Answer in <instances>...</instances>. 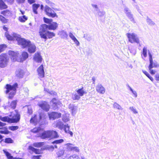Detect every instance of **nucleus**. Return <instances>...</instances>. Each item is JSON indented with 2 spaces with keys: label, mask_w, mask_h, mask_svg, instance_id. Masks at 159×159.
Returning a JSON list of instances; mask_svg holds the SVG:
<instances>
[{
  "label": "nucleus",
  "mask_w": 159,
  "mask_h": 159,
  "mask_svg": "<svg viewBox=\"0 0 159 159\" xmlns=\"http://www.w3.org/2000/svg\"><path fill=\"white\" fill-rule=\"evenodd\" d=\"M13 142V140L11 138H7L5 139V142L7 143H11Z\"/></svg>",
  "instance_id": "obj_53"
},
{
  "label": "nucleus",
  "mask_w": 159,
  "mask_h": 159,
  "mask_svg": "<svg viewBox=\"0 0 159 159\" xmlns=\"http://www.w3.org/2000/svg\"><path fill=\"white\" fill-rule=\"evenodd\" d=\"M43 142L35 143H33V146L35 147L39 148L43 146Z\"/></svg>",
  "instance_id": "obj_36"
},
{
  "label": "nucleus",
  "mask_w": 159,
  "mask_h": 159,
  "mask_svg": "<svg viewBox=\"0 0 159 159\" xmlns=\"http://www.w3.org/2000/svg\"><path fill=\"white\" fill-rule=\"evenodd\" d=\"M19 128V127L17 126H12L9 127V129L12 131H14L17 129Z\"/></svg>",
  "instance_id": "obj_47"
},
{
  "label": "nucleus",
  "mask_w": 159,
  "mask_h": 159,
  "mask_svg": "<svg viewBox=\"0 0 159 159\" xmlns=\"http://www.w3.org/2000/svg\"><path fill=\"white\" fill-rule=\"evenodd\" d=\"M68 108L72 114L73 115L76 113L77 107L74 104H70L68 106Z\"/></svg>",
  "instance_id": "obj_15"
},
{
  "label": "nucleus",
  "mask_w": 159,
  "mask_h": 159,
  "mask_svg": "<svg viewBox=\"0 0 159 159\" xmlns=\"http://www.w3.org/2000/svg\"><path fill=\"white\" fill-rule=\"evenodd\" d=\"M128 17L129 19L133 23H136V22L134 19V18L133 17V15L131 14V13H130L126 15Z\"/></svg>",
  "instance_id": "obj_31"
},
{
  "label": "nucleus",
  "mask_w": 159,
  "mask_h": 159,
  "mask_svg": "<svg viewBox=\"0 0 159 159\" xmlns=\"http://www.w3.org/2000/svg\"><path fill=\"white\" fill-rule=\"evenodd\" d=\"M7 46L5 44H2L0 45V52H2L4 50Z\"/></svg>",
  "instance_id": "obj_50"
},
{
  "label": "nucleus",
  "mask_w": 159,
  "mask_h": 159,
  "mask_svg": "<svg viewBox=\"0 0 159 159\" xmlns=\"http://www.w3.org/2000/svg\"><path fill=\"white\" fill-rule=\"evenodd\" d=\"M4 0H0V9L1 10L6 9L7 8V5L4 2Z\"/></svg>",
  "instance_id": "obj_28"
},
{
  "label": "nucleus",
  "mask_w": 159,
  "mask_h": 159,
  "mask_svg": "<svg viewBox=\"0 0 159 159\" xmlns=\"http://www.w3.org/2000/svg\"><path fill=\"white\" fill-rule=\"evenodd\" d=\"M91 5L94 8L95 11H99V9L97 5L94 4H92Z\"/></svg>",
  "instance_id": "obj_55"
},
{
  "label": "nucleus",
  "mask_w": 159,
  "mask_h": 159,
  "mask_svg": "<svg viewBox=\"0 0 159 159\" xmlns=\"http://www.w3.org/2000/svg\"><path fill=\"white\" fill-rule=\"evenodd\" d=\"M41 130V129L39 127L35 128L31 130V131L34 133H37L39 132Z\"/></svg>",
  "instance_id": "obj_48"
},
{
  "label": "nucleus",
  "mask_w": 159,
  "mask_h": 159,
  "mask_svg": "<svg viewBox=\"0 0 159 159\" xmlns=\"http://www.w3.org/2000/svg\"><path fill=\"white\" fill-rule=\"evenodd\" d=\"M28 51L30 53H34L36 50V47L33 43H31L27 47Z\"/></svg>",
  "instance_id": "obj_14"
},
{
  "label": "nucleus",
  "mask_w": 159,
  "mask_h": 159,
  "mask_svg": "<svg viewBox=\"0 0 159 159\" xmlns=\"http://www.w3.org/2000/svg\"><path fill=\"white\" fill-rule=\"evenodd\" d=\"M72 99L74 100H78L80 98V97L79 95L76 94H74L72 95Z\"/></svg>",
  "instance_id": "obj_45"
},
{
  "label": "nucleus",
  "mask_w": 159,
  "mask_h": 159,
  "mask_svg": "<svg viewBox=\"0 0 159 159\" xmlns=\"http://www.w3.org/2000/svg\"><path fill=\"white\" fill-rule=\"evenodd\" d=\"M45 1L47 4L50 6L53 9L55 10H57V9H56L54 8L56 6L55 3L52 2L49 0H45Z\"/></svg>",
  "instance_id": "obj_25"
},
{
  "label": "nucleus",
  "mask_w": 159,
  "mask_h": 159,
  "mask_svg": "<svg viewBox=\"0 0 159 159\" xmlns=\"http://www.w3.org/2000/svg\"><path fill=\"white\" fill-rule=\"evenodd\" d=\"M51 102L52 103V106L54 107L55 110L57 108L58 105H60V102L55 98L52 99Z\"/></svg>",
  "instance_id": "obj_19"
},
{
  "label": "nucleus",
  "mask_w": 159,
  "mask_h": 159,
  "mask_svg": "<svg viewBox=\"0 0 159 159\" xmlns=\"http://www.w3.org/2000/svg\"><path fill=\"white\" fill-rule=\"evenodd\" d=\"M9 58L7 55L2 54L0 55V67L3 68L6 66L7 64Z\"/></svg>",
  "instance_id": "obj_7"
},
{
  "label": "nucleus",
  "mask_w": 159,
  "mask_h": 159,
  "mask_svg": "<svg viewBox=\"0 0 159 159\" xmlns=\"http://www.w3.org/2000/svg\"><path fill=\"white\" fill-rule=\"evenodd\" d=\"M16 37V40L19 45L22 46V48H27L31 42L29 40L21 38L19 35L14 34Z\"/></svg>",
  "instance_id": "obj_4"
},
{
  "label": "nucleus",
  "mask_w": 159,
  "mask_h": 159,
  "mask_svg": "<svg viewBox=\"0 0 159 159\" xmlns=\"http://www.w3.org/2000/svg\"><path fill=\"white\" fill-rule=\"evenodd\" d=\"M25 0H16V2L18 4H20L25 3Z\"/></svg>",
  "instance_id": "obj_63"
},
{
  "label": "nucleus",
  "mask_w": 159,
  "mask_h": 159,
  "mask_svg": "<svg viewBox=\"0 0 159 159\" xmlns=\"http://www.w3.org/2000/svg\"><path fill=\"white\" fill-rule=\"evenodd\" d=\"M129 109L134 114H137L138 113L136 109L134 108L133 107H130Z\"/></svg>",
  "instance_id": "obj_54"
},
{
  "label": "nucleus",
  "mask_w": 159,
  "mask_h": 159,
  "mask_svg": "<svg viewBox=\"0 0 159 159\" xmlns=\"http://www.w3.org/2000/svg\"><path fill=\"white\" fill-rule=\"evenodd\" d=\"M43 29L39 28V34L41 38L44 39L45 41H46L48 38L50 39L55 36V34L54 33L48 31V30H47L43 31Z\"/></svg>",
  "instance_id": "obj_3"
},
{
  "label": "nucleus",
  "mask_w": 159,
  "mask_h": 159,
  "mask_svg": "<svg viewBox=\"0 0 159 159\" xmlns=\"http://www.w3.org/2000/svg\"><path fill=\"white\" fill-rule=\"evenodd\" d=\"M29 57L28 53L26 52H24L22 54V57L20 58V62H23L25 61Z\"/></svg>",
  "instance_id": "obj_22"
},
{
  "label": "nucleus",
  "mask_w": 159,
  "mask_h": 159,
  "mask_svg": "<svg viewBox=\"0 0 159 159\" xmlns=\"http://www.w3.org/2000/svg\"><path fill=\"white\" fill-rule=\"evenodd\" d=\"M28 113L30 115L32 113L33 111L32 108H30V107H29L28 108Z\"/></svg>",
  "instance_id": "obj_61"
},
{
  "label": "nucleus",
  "mask_w": 159,
  "mask_h": 159,
  "mask_svg": "<svg viewBox=\"0 0 159 159\" xmlns=\"http://www.w3.org/2000/svg\"><path fill=\"white\" fill-rule=\"evenodd\" d=\"M67 159H80L78 156L75 155L70 156Z\"/></svg>",
  "instance_id": "obj_51"
},
{
  "label": "nucleus",
  "mask_w": 159,
  "mask_h": 159,
  "mask_svg": "<svg viewBox=\"0 0 159 159\" xmlns=\"http://www.w3.org/2000/svg\"><path fill=\"white\" fill-rule=\"evenodd\" d=\"M20 114L17 110H16L13 112V115L11 118L7 116L3 117L0 116V120L4 122H7L8 123H17L19 121L20 119Z\"/></svg>",
  "instance_id": "obj_1"
},
{
  "label": "nucleus",
  "mask_w": 159,
  "mask_h": 159,
  "mask_svg": "<svg viewBox=\"0 0 159 159\" xmlns=\"http://www.w3.org/2000/svg\"><path fill=\"white\" fill-rule=\"evenodd\" d=\"M126 35L129 39V41L131 43L135 42L139 43V40L137 35L134 33H127Z\"/></svg>",
  "instance_id": "obj_8"
},
{
  "label": "nucleus",
  "mask_w": 159,
  "mask_h": 159,
  "mask_svg": "<svg viewBox=\"0 0 159 159\" xmlns=\"http://www.w3.org/2000/svg\"><path fill=\"white\" fill-rule=\"evenodd\" d=\"M58 24L56 22H53L51 23L50 24L47 25L46 24L42 25L40 28H43V30L44 31L45 30H55L57 28Z\"/></svg>",
  "instance_id": "obj_5"
},
{
  "label": "nucleus",
  "mask_w": 159,
  "mask_h": 159,
  "mask_svg": "<svg viewBox=\"0 0 159 159\" xmlns=\"http://www.w3.org/2000/svg\"><path fill=\"white\" fill-rule=\"evenodd\" d=\"M96 90L99 93L103 94L105 92V89L101 84H98L96 86Z\"/></svg>",
  "instance_id": "obj_16"
},
{
  "label": "nucleus",
  "mask_w": 159,
  "mask_h": 159,
  "mask_svg": "<svg viewBox=\"0 0 159 159\" xmlns=\"http://www.w3.org/2000/svg\"><path fill=\"white\" fill-rule=\"evenodd\" d=\"M40 6V5L39 4L34 3L32 5L33 10V12L35 14H38L37 10L38 8Z\"/></svg>",
  "instance_id": "obj_24"
},
{
  "label": "nucleus",
  "mask_w": 159,
  "mask_h": 159,
  "mask_svg": "<svg viewBox=\"0 0 159 159\" xmlns=\"http://www.w3.org/2000/svg\"><path fill=\"white\" fill-rule=\"evenodd\" d=\"M5 2H6L8 4H12L14 2V0H4Z\"/></svg>",
  "instance_id": "obj_58"
},
{
  "label": "nucleus",
  "mask_w": 159,
  "mask_h": 159,
  "mask_svg": "<svg viewBox=\"0 0 159 159\" xmlns=\"http://www.w3.org/2000/svg\"><path fill=\"white\" fill-rule=\"evenodd\" d=\"M56 125L58 128L62 130L63 129L65 125L61 120H58L57 121Z\"/></svg>",
  "instance_id": "obj_20"
},
{
  "label": "nucleus",
  "mask_w": 159,
  "mask_h": 159,
  "mask_svg": "<svg viewBox=\"0 0 159 159\" xmlns=\"http://www.w3.org/2000/svg\"><path fill=\"white\" fill-rule=\"evenodd\" d=\"M46 148L49 150H50L52 151H53L54 149V147L53 146L51 145L48 146Z\"/></svg>",
  "instance_id": "obj_60"
},
{
  "label": "nucleus",
  "mask_w": 159,
  "mask_h": 159,
  "mask_svg": "<svg viewBox=\"0 0 159 159\" xmlns=\"http://www.w3.org/2000/svg\"><path fill=\"white\" fill-rule=\"evenodd\" d=\"M113 107L114 108L116 109L119 110H122L123 108L116 102H115L113 104Z\"/></svg>",
  "instance_id": "obj_33"
},
{
  "label": "nucleus",
  "mask_w": 159,
  "mask_h": 159,
  "mask_svg": "<svg viewBox=\"0 0 159 159\" xmlns=\"http://www.w3.org/2000/svg\"><path fill=\"white\" fill-rule=\"evenodd\" d=\"M28 149L30 150H31L32 152H34L36 154H40L41 152L39 150L31 146H29Z\"/></svg>",
  "instance_id": "obj_27"
},
{
  "label": "nucleus",
  "mask_w": 159,
  "mask_h": 159,
  "mask_svg": "<svg viewBox=\"0 0 159 159\" xmlns=\"http://www.w3.org/2000/svg\"><path fill=\"white\" fill-rule=\"evenodd\" d=\"M49 130L45 131L41 134L39 136L43 139H45L51 138Z\"/></svg>",
  "instance_id": "obj_12"
},
{
  "label": "nucleus",
  "mask_w": 159,
  "mask_h": 159,
  "mask_svg": "<svg viewBox=\"0 0 159 159\" xmlns=\"http://www.w3.org/2000/svg\"><path fill=\"white\" fill-rule=\"evenodd\" d=\"M147 47H144L143 49L142 54L145 58L147 57Z\"/></svg>",
  "instance_id": "obj_42"
},
{
  "label": "nucleus",
  "mask_w": 159,
  "mask_h": 159,
  "mask_svg": "<svg viewBox=\"0 0 159 159\" xmlns=\"http://www.w3.org/2000/svg\"><path fill=\"white\" fill-rule=\"evenodd\" d=\"M48 116L50 119L54 120L56 119L60 118L61 116V114L60 113L53 112L49 113Z\"/></svg>",
  "instance_id": "obj_10"
},
{
  "label": "nucleus",
  "mask_w": 159,
  "mask_h": 159,
  "mask_svg": "<svg viewBox=\"0 0 159 159\" xmlns=\"http://www.w3.org/2000/svg\"><path fill=\"white\" fill-rule=\"evenodd\" d=\"M18 87V84L17 83H15L13 85H11L9 84H7L6 85V88L7 89L6 93H9L8 98L11 99L16 92V89Z\"/></svg>",
  "instance_id": "obj_2"
},
{
  "label": "nucleus",
  "mask_w": 159,
  "mask_h": 159,
  "mask_svg": "<svg viewBox=\"0 0 159 159\" xmlns=\"http://www.w3.org/2000/svg\"><path fill=\"white\" fill-rule=\"evenodd\" d=\"M48 16L49 17H51L52 18H54L55 17H58L57 15V14L54 11H53V12L51 11L50 13H49L48 15Z\"/></svg>",
  "instance_id": "obj_39"
},
{
  "label": "nucleus",
  "mask_w": 159,
  "mask_h": 159,
  "mask_svg": "<svg viewBox=\"0 0 159 159\" xmlns=\"http://www.w3.org/2000/svg\"><path fill=\"white\" fill-rule=\"evenodd\" d=\"M27 20V17L24 15L22 16H20L19 18V20L20 22H25Z\"/></svg>",
  "instance_id": "obj_38"
},
{
  "label": "nucleus",
  "mask_w": 159,
  "mask_h": 159,
  "mask_svg": "<svg viewBox=\"0 0 159 159\" xmlns=\"http://www.w3.org/2000/svg\"><path fill=\"white\" fill-rule=\"evenodd\" d=\"M44 22L47 24H50L52 22L53 20L52 19H49L44 17L43 18Z\"/></svg>",
  "instance_id": "obj_37"
},
{
  "label": "nucleus",
  "mask_w": 159,
  "mask_h": 159,
  "mask_svg": "<svg viewBox=\"0 0 159 159\" xmlns=\"http://www.w3.org/2000/svg\"><path fill=\"white\" fill-rule=\"evenodd\" d=\"M62 120H63V121L64 122H67L68 121H69V119L68 118V117H65V116H64L62 118Z\"/></svg>",
  "instance_id": "obj_64"
},
{
  "label": "nucleus",
  "mask_w": 159,
  "mask_h": 159,
  "mask_svg": "<svg viewBox=\"0 0 159 159\" xmlns=\"http://www.w3.org/2000/svg\"><path fill=\"white\" fill-rule=\"evenodd\" d=\"M0 20L4 23H5L6 21L5 18L1 15H0Z\"/></svg>",
  "instance_id": "obj_62"
},
{
  "label": "nucleus",
  "mask_w": 159,
  "mask_h": 159,
  "mask_svg": "<svg viewBox=\"0 0 159 159\" xmlns=\"http://www.w3.org/2000/svg\"><path fill=\"white\" fill-rule=\"evenodd\" d=\"M14 34H17L13 33L12 34V36L8 34H6V36L7 39L8 40H16V37L15 36Z\"/></svg>",
  "instance_id": "obj_21"
},
{
  "label": "nucleus",
  "mask_w": 159,
  "mask_h": 159,
  "mask_svg": "<svg viewBox=\"0 0 159 159\" xmlns=\"http://www.w3.org/2000/svg\"><path fill=\"white\" fill-rule=\"evenodd\" d=\"M50 137L57 138L58 137L57 133L55 131L50 130Z\"/></svg>",
  "instance_id": "obj_26"
},
{
  "label": "nucleus",
  "mask_w": 159,
  "mask_h": 159,
  "mask_svg": "<svg viewBox=\"0 0 159 159\" xmlns=\"http://www.w3.org/2000/svg\"><path fill=\"white\" fill-rule=\"evenodd\" d=\"M8 54L12 57L13 60L16 59L17 56V53L16 52H15L13 51H9L8 52Z\"/></svg>",
  "instance_id": "obj_23"
},
{
  "label": "nucleus",
  "mask_w": 159,
  "mask_h": 159,
  "mask_svg": "<svg viewBox=\"0 0 159 159\" xmlns=\"http://www.w3.org/2000/svg\"><path fill=\"white\" fill-rule=\"evenodd\" d=\"M38 122L36 119V116H34L33 117H32L30 120V122L32 123H36Z\"/></svg>",
  "instance_id": "obj_44"
},
{
  "label": "nucleus",
  "mask_w": 159,
  "mask_h": 159,
  "mask_svg": "<svg viewBox=\"0 0 159 159\" xmlns=\"http://www.w3.org/2000/svg\"><path fill=\"white\" fill-rule=\"evenodd\" d=\"M146 21L147 24L150 26H153L155 25V23L148 16H147Z\"/></svg>",
  "instance_id": "obj_30"
},
{
  "label": "nucleus",
  "mask_w": 159,
  "mask_h": 159,
  "mask_svg": "<svg viewBox=\"0 0 159 159\" xmlns=\"http://www.w3.org/2000/svg\"><path fill=\"white\" fill-rule=\"evenodd\" d=\"M98 15L100 17L103 16L105 14V12L103 11H98Z\"/></svg>",
  "instance_id": "obj_52"
},
{
  "label": "nucleus",
  "mask_w": 159,
  "mask_h": 159,
  "mask_svg": "<svg viewBox=\"0 0 159 159\" xmlns=\"http://www.w3.org/2000/svg\"><path fill=\"white\" fill-rule=\"evenodd\" d=\"M143 73L152 81L153 82L154 80L153 78L151 77L150 74L146 71L144 70H142Z\"/></svg>",
  "instance_id": "obj_35"
},
{
  "label": "nucleus",
  "mask_w": 159,
  "mask_h": 159,
  "mask_svg": "<svg viewBox=\"0 0 159 159\" xmlns=\"http://www.w3.org/2000/svg\"><path fill=\"white\" fill-rule=\"evenodd\" d=\"M61 36L62 38H67L68 37V34L64 30L61 31Z\"/></svg>",
  "instance_id": "obj_40"
},
{
  "label": "nucleus",
  "mask_w": 159,
  "mask_h": 159,
  "mask_svg": "<svg viewBox=\"0 0 159 159\" xmlns=\"http://www.w3.org/2000/svg\"><path fill=\"white\" fill-rule=\"evenodd\" d=\"M0 133L8 134L9 133V131L7 129H6L4 130H0Z\"/></svg>",
  "instance_id": "obj_59"
},
{
  "label": "nucleus",
  "mask_w": 159,
  "mask_h": 159,
  "mask_svg": "<svg viewBox=\"0 0 159 159\" xmlns=\"http://www.w3.org/2000/svg\"><path fill=\"white\" fill-rule=\"evenodd\" d=\"M77 92L79 95L80 96H82L84 93H86L83 90V87L78 90Z\"/></svg>",
  "instance_id": "obj_32"
},
{
  "label": "nucleus",
  "mask_w": 159,
  "mask_h": 159,
  "mask_svg": "<svg viewBox=\"0 0 159 159\" xmlns=\"http://www.w3.org/2000/svg\"><path fill=\"white\" fill-rule=\"evenodd\" d=\"M39 106L42 109L46 111H48L49 110V106L45 102L39 103Z\"/></svg>",
  "instance_id": "obj_11"
},
{
  "label": "nucleus",
  "mask_w": 159,
  "mask_h": 159,
  "mask_svg": "<svg viewBox=\"0 0 159 159\" xmlns=\"http://www.w3.org/2000/svg\"><path fill=\"white\" fill-rule=\"evenodd\" d=\"M42 58L39 53L35 54L34 57V60L38 63H40L42 61Z\"/></svg>",
  "instance_id": "obj_17"
},
{
  "label": "nucleus",
  "mask_w": 159,
  "mask_h": 159,
  "mask_svg": "<svg viewBox=\"0 0 159 159\" xmlns=\"http://www.w3.org/2000/svg\"><path fill=\"white\" fill-rule=\"evenodd\" d=\"M37 71L39 76L41 78H43L44 76V72L43 66L41 65L37 69Z\"/></svg>",
  "instance_id": "obj_13"
},
{
  "label": "nucleus",
  "mask_w": 159,
  "mask_h": 159,
  "mask_svg": "<svg viewBox=\"0 0 159 159\" xmlns=\"http://www.w3.org/2000/svg\"><path fill=\"white\" fill-rule=\"evenodd\" d=\"M2 13L5 16H10L11 13L8 10H6L2 11Z\"/></svg>",
  "instance_id": "obj_41"
},
{
  "label": "nucleus",
  "mask_w": 159,
  "mask_h": 159,
  "mask_svg": "<svg viewBox=\"0 0 159 159\" xmlns=\"http://www.w3.org/2000/svg\"><path fill=\"white\" fill-rule=\"evenodd\" d=\"M39 122H40V121L42 120H43L44 119V115L43 113H40L39 114Z\"/></svg>",
  "instance_id": "obj_56"
},
{
  "label": "nucleus",
  "mask_w": 159,
  "mask_h": 159,
  "mask_svg": "<svg viewBox=\"0 0 159 159\" xmlns=\"http://www.w3.org/2000/svg\"><path fill=\"white\" fill-rule=\"evenodd\" d=\"M17 105V101L16 100H13L11 102L9 101L7 103H6L4 104L5 109H7L8 108H10L13 109H15Z\"/></svg>",
  "instance_id": "obj_9"
},
{
  "label": "nucleus",
  "mask_w": 159,
  "mask_h": 159,
  "mask_svg": "<svg viewBox=\"0 0 159 159\" xmlns=\"http://www.w3.org/2000/svg\"><path fill=\"white\" fill-rule=\"evenodd\" d=\"M15 74L16 76L19 78H21L23 77L25 73L23 70L19 69L16 70Z\"/></svg>",
  "instance_id": "obj_18"
},
{
  "label": "nucleus",
  "mask_w": 159,
  "mask_h": 159,
  "mask_svg": "<svg viewBox=\"0 0 159 159\" xmlns=\"http://www.w3.org/2000/svg\"><path fill=\"white\" fill-rule=\"evenodd\" d=\"M69 35L70 38L73 41L76 39V38L75 37V36L73 35V34L71 32H70L69 33Z\"/></svg>",
  "instance_id": "obj_57"
},
{
  "label": "nucleus",
  "mask_w": 159,
  "mask_h": 159,
  "mask_svg": "<svg viewBox=\"0 0 159 159\" xmlns=\"http://www.w3.org/2000/svg\"><path fill=\"white\" fill-rule=\"evenodd\" d=\"M124 10L125 13L126 14V15L131 13L130 10L128 7L126 6H125L124 7Z\"/></svg>",
  "instance_id": "obj_46"
},
{
  "label": "nucleus",
  "mask_w": 159,
  "mask_h": 159,
  "mask_svg": "<svg viewBox=\"0 0 159 159\" xmlns=\"http://www.w3.org/2000/svg\"><path fill=\"white\" fill-rule=\"evenodd\" d=\"M63 142L64 140L63 139H60L55 140L53 142H52V143L53 144H58L62 143Z\"/></svg>",
  "instance_id": "obj_43"
},
{
  "label": "nucleus",
  "mask_w": 159,
  "mask_h": 159,
  "mask_svg": "<svg viewBox=\"0 0 159 159\" xmlns=\"http://www.w3.org/2000/svg\"><path fill=\"white\" fill-rule=\"evenodd\" d=\"M44 11L47 15H48L51 12H53V10L50 8L48 6L46 5L44 7Z\"/></svg>",
  "instance_id": "obj_29"
},
{
  "label": "nucleus",
  "mask_w": 159,
  "mask_h": 159,
  "mask_svg": "<svg viewBox=\"0 0 159 159\" xmlns=\"http://www.w3.org/2000/svg\"><path fill=\"white\" fill-rule=\"evenodd\" d=\"M148 54L149 57V65L148 68L149 69L152 68L153 67L158 68L159 67V65L156 61H154L153 60L152 55L151 54L150 51H148Z\"/></svg>",
  "instance_id": "obj_6"
},
{
  "label": "nucleus",
  "mask_w": 159,
  "mask_h": 159,
  "mask_svg": "<svg viewBox=\"0 0 159 159\" xmlns=\"http://www.w3.org/2000/svg\"><path fill=\"white\" fill-rule=\"evenodd\" d=\"M67 149L70 151H72L74 147L73 145L70 143H68L65 145Z\"/></svg>",
  "instance_id": "obj_34"
},
{
  "label": "nucleus",
  "mask_w": 159,
  "mask_h": 159,
  "mask_svg": "<svg viewBox=\"0 0 159 159\" xmlns=\"http://www.w3.org/2000/svg\"><path fill=\"white\" fill-rule=\"evenodd\" d=\"M70 128V126H69L68 124H67V125H65L63 128V129L65 133H67L68 131L69 130Z\"/></svg>",
  "instance_id": "obj_49"
}]
</instances>
